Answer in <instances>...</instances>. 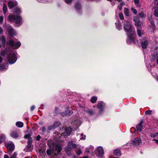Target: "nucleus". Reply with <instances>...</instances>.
<instances>
[{
    "label": "nucleus",
    "mask_w": 158,
    "mask_h": 158,
    "mask_svg": "<svg viewBox=\"0 0 158 158\" xmlns=\"http://www.w3.org/2000/svg\"><path fill=\"white\" fill-rule=\"evenodd\" d=\"M124 30L126 32L128 38L127 40V43L128 44L131 43H135V36L134 34V31L132 27L131 22L129 21H127L124 24Z\"/></svg>",
    "instance_id": "nucleus-1"
},
{
    "label": "nucleus",
    "mask_w": 158,
    "mask_h": 158,
    "mask_svg": "<svg viewBox=\"0 0 158 158\" xmlns=\"http://www.w3.org/2000/svg\"><path fill=\"white\" fill-rule=\"evenodd\" d=\"M61 150V147L59 144H56L53 146L52 150L48 149L47 150V153L48 155L53 156V158H58L60 156V153Z\"/></svg>",
    "instance_id": "nucleus-2"
},
{
    "label": "nucleus",
    "mask_w": 158,
    "mask_h": 158,
    "mask_svg": "<svg viewBox=\"0 0 158 158\" xmlns=\"http://www.w3.org/2000/svg\"><path fill=\"white\" fill-rule=\"evenodd\" d=\"M134 21L135 22V25L137 27V33L139 37L141 36L144 34V32L142 31L141 25L142 22L139 21V18L135 16L134 18Z\"/></svg>",
    "instance_id": "nucleus-3"
},
{
    "label": "nucleus",
    "mask_w": 158,
    "mask_h": 158,
    "mask_svg": "<svg viewBox=\"0 0 158 158\" xmlns=\"http://www.w3.org/2000/svg\"><path fill=\"white\" fill-rule=\"evenodd\" d=\"M14 13L17 14V15H9L8 16L9 20L11 22H14L17 24H19L20 22V18L19 16V10L18 9L15 10Z\"/></svg>",
    "instance_id": "nucleus-4"
},
{
    "label": "nucleus",
    "mask_w": 158,
    "mask_h": 158,
    "mask_svg": "<svg viewBox=\"0 0 158 158\" xmlns=\"http://www.w3.org/2000/svg\"><path fill=\"white\" fill-rule=\"evenodd\" d=\"M154 49L156 51L154 52L152 54L150 58V61L152 62L156 61L157 64H158V47H155Z\"/></svg>",
    "instance_id": "nucleus-5"
},
{
    "label": "nucleus",
    "mask_w": 158,
    "mask_h": 158,
    "mask_svg": "<svg viewBox=\"0 0 158 158\" xmlns=\"http://www.w3.org/2000/svg\"><path fill=\"white\" fill-rule=\"evenodd\" d=\"M81 123L80 117H77L76 118L72 120L71 124L73 128L76 129V128L79 126L81 124Z\"/></svg>",
    "instance_id": "nucleus-6"
},
{
    "label": "nucleus",
    "mask_w": 158,
    "mask_h": 158,
    "mask_svg": "<svg viewBox=\"0 0 158 158\" xmlns=\"http://www.w3.org/2000/svg\"><path fill=\"white\" fill-rule=\"evenodd\" d=\"M94 153L99 158H102L104 155V150L101 147H98L95 150Z\"/></svg>",
    "instance_id": "nucleus-7"
},
{
    "label": "nucleus",
    "mask_w": 158,
    "mask_h": 158,
    "mask_svg": "<svg viewBox=\"0 0 158 158\" xmlns=\"http://www.w3.org/2000/svg\"><path fill=\"white\" fill-rule=\"evenodd\" d=\"M7 60L10 64L15 63L16 60L15 55L13 53H10L7 57Z\"/></svg>",
    "instance_id": "nucleus-8"
},
{
    "label": "nucleus",
    "mask_w": 158,
    "mask_h": 158,
    "mask_svg": "<svg viewBox=\"0 0 158 158\" xmlns=\"http://www.w3.org/2000/svg\"><path fill=\"white\" fill-rule=\"evenodd\" d=\"M5 145L7 148L9 154H10L14 148V144L12 143H7Z\"/></svg>",
    "instance_id": "nucleus-9"
},
{
    "label": "nucleus",
    "mask_w": 158,
    "mask_h": 158,
    "mask_svg": "<svg viewBox=\"0 0 158 158\" xmlns=\"http://www.w3.org/2000/svg\"><path fill=\"white\" fill-rule=\"evenodd\" d=\"M105 106V104L102 102H99L97 105V107L100 110V113H101L103 111V109Z\"/></svg>",
    "instance_id": "nucleus-10"
},
{
    "label": "nucleus",
    "mask_w": 158,
    "mask_h": 158,
    "mask_svg": "<svg viewBox=\"0 0 158 158\" xmlns=\"http://www.w3.org/2000/svg\"><path fill=\"white\" fill-rule=\"evenodd\" d=\"M73 111L72 109H68L64 112L61 113V115L63 116H70L72 114Z\"/></svg>",
    "instance_id": "nucleus-11"
},
{
    "label": "nucleus",
    "mask_w": 158,
    "mask_h": 158,
    "mask_svg": "<svg viewBox=\"0 0 158 158\" xmlns=\"http://www.w3.org/2000/svg\"><path fill=\"white\" fill-rule=\"evenodd\" d=\"M148 41L146 39H143L141 41V46L143 48H146L148 46Z\"/></svg>",
    "instance_id": "nucleus-12"
},
{
    "label": "nucleus",
    "mask_w": 158,
    "mask_h": 158,
    "mask_svg": "<svg viewBox=\"0 0 158 158\" xmlns=\"http://www.w3.org/2000/svg\"><path fill=\"white\" fill-rule=\"evenodd\" d=\"M74 7L76 11L80 12L82 8L81 3L78 2H76L75 4Z\"/></svg>",
    "instance_id": "nucleus-13"
},
{
    "label": "nucleus",
    "mask_w": 158,
    "mask_h": 158,
    "mask_svg": "<svg viewBox=\"0 0 158 158\" xmlns=\"http://www.w3.org/2000/svg\"><path fill=\"white\" fill-rule=\"evenodd\" d=\"M17 4V2L15 1H10L8 2V5L9 9H11Z\"/></svg>",
    "instance_id": "nucleus-14"
},
{
    "label": "nucleus",
    "mask_w": 158,
    "mask_h": 158,
    "mask_svg": "<svg viewBox=\"0 0 158 158\" xmlns=\"http://www.w3.org/2000/svg\"><path fill=\"white\" fill-rule=\"evenodd\" d=\"M72 131V128L71 127L66 128L65 130V132L63 133L64 136H68L70 134Z\"/></svg>",
    "instance_id": "nucleus-15"
},
{
    "label": "nucleus",
    "mask_w": 158,
    "mask_h": 158,
    "mask_svg": "<svg viewBox=\"0 0 158 158\" xmlns=\"http://www.w3.org/2000/svg\"><path fill=\"white\" fill-rule=\"evenodd\" d=\"M68 146L74 149L76 148L77 147L78 145L73 143V141L71 140L68 142Z\"/></svg>",
    "instance_id": "nucleus-16"
},
{
    "label": "nucleus",
    "mask_w": 158,
    "mask_h": 158,
    "mask_svg": "<svg viewBox=\"0 0 158 158\" xmlns=\"http://www.w3.org/2000/svg\"><path fill=\"white\" fill-rule=\"evenodd\" d=\"M141 142V140L139 138H136L133 140V144L138 145Z\"/></svg>",
    "instance_id": "nucleus-17"
},
{
    "label": "nucleus",
    "mask_w": 158,
    "mask_h": 158,
    "mask_svg": "<svg viewBox=\"0 0 158 158\" xmlns=\"http://www.w3.org/2000/svg\"><path fill=\"white\" fill-rule=\"evenodd\" d=\"M85 113L89 115H93L95 114V111L94 110L92 109H88L85 110Z\"/></svg>",
    "instance_id": "nucleus-18"
},
{
    "label": "nucleus",
    "mask_w": 158,
    "mask_h": 158,
    "mask_svg": "<svg viewBox=\"0 0 158 158\" xmlns=\"http://www.w3.org/2000/svg\"><path fill=\"white\" fill-rule=\"evenodd\" d=\"M116 27L118 30H120L122 29V26L121 23L119 21H118L115 23Z\"/></svg>",
    "instance_id": "nucleus-19"
},
{
    "label": "nucleus",
    "mask_w": 158,
    "mask_h": 158,
    "mask_svg": "<svg viewBox=\"0 0 158 158\" xmlns=\"http://www.w3.org/2000/svg\"><path fill=\"white\" fill-rule=\"evenodd\" d=\"M143 123V121H141V122L139 123L136 126L137 131L138 132H140L142 128V123Z\"/></svg>",
    "instance_id": "nucleus-20"
},
{
    "label": "nucleus",
    "mask_w": 158,
    "mask_h": 158,
    "mask_svg": "<svg viewBox=\"0 0 158 158\" xmlns=\"http://www.w3.org/2000/svg\"><path fill=\"white\" fill-rule=\"evenodd\" d=\"M10 135L13 137L16 138L19 137V135L15 131H12L10 133Z\"/></svg>",
    "instance_id": "nucleus-21"
},
{
    "label": "nucleus",
    "mask_w": 158,
    "mask_h": 158,
    "mask_svg": "<svg viewBox=\"0 0 158 158\" xmlns=\"http://www.w3.org/2000/svg\"><path fill=\"white\" fill-rule=\"evenodd\" d=\"M32 142V139L31 138L29 139L27 141V147L28 148L30 149L32 148L31 143Z\"/></svg>",
    "instance_id": "nucleus-22"
},
{
    "label": "nucleus",
    "mask_w": 158,
    "mask_h": 158,
    "mask_svg": "<svg viewBox=\"0 0 158 158\" xmlns=\"http://www.w3.org/2000/svg\"><path fill=\"white\" fill-rule=\"evenodd\" d=\"M1 40L2 42V45L3 47H5L7 44V43L6 42V38L4 36H2L1 38Z\"/></svg>",
    "instance_id": "nucleus-23"
},
{
    "label": "nucleus",
    "mask_w": 158,
    "mask_h": 158,
    "mask_svg": "<svg viewBox=\"0 0 158 158\" xmlns=\"http://www.w3.org/2000/svg\"><path fill=\"white\" fill-rule=\"evenodd\" d=\"M72 150V148L68 146L65 148V152L69 156L71 155V152Z\"/></svg>",
    "instance_id": "nucleus-24"
},
{
    "label": "nucleus",
    "mask_w": 158,
    "mask_h": 158,
    "mask_svg": "<svg viewBox=\"0 0 158 158\" xmlns=\"http://www.w3.org/2000/svg\"><path fill=\"white\" fill-rule=\"evenodd\" d=\"M114 154L116 156H120L121 155L120 150L118 149L115 150L114 152Z\"/></svg>",
    "instance_id": "nucleus-25"
},
{
    "label": "nucleus",
    "mask_w": 158,
    "mask_h": 158,
    "mask_svg": "<svg viewBox=\"0 0 158 158\" xmlns=\"http://www.w3.org/2000/svg\"><path fill=\"white\" fill-rule=\"evenodd\" d=\"M148 19L150 23H151L153 28H155V25L154 23L152 18V16H151L150 17L148 18Z\"/></svg>",
    "instance_id": "nucleus-26"
},
{
    "label": "nucleus",
    "mask_w": 158,
    "mask_h": 158,
    "mask_svg": "<svg viewBox=\"0 0 158 158\" xmlns=\"http://www.w3.org/2000/svg\"><path fill=\"white\" fill-rule=\"evenodd\" d=\"M150 136L152 138H158V132H155L154 133H152L150 134Z\"/></svg>",
    "instance_id": "nucleus-27"
},
{
    "label": "nucleus",
    "mask_w": 158,
    "mask_h": 158,
    "mask_svg": "<svg viewBox=\"0 0 158 158\" xmlns=\"http://www.w3.org/2000/svg\"><path fill=\"white\" fill-rule=\"evenodd\" d=\"M97 99V98L96 96H93L90 99L91 102L93 103H95Z\"/></svg>",
    "instance_id": "nucleus-28"
},
{
    "label": "nucleus",
    "mask_w": 158,
    "mask_h": 158,
    "mask_svg": "<svg viewBox=\"0 0 158 158\" xmlns=\"http://www.w3.org/2000/svg\"><path fill=\"white\" fill-rule=\"evenodd\" d=\"M3 10L4 14H5L7 10V7L6 5L3 4Z\"/></svg>",
    "instance_id": "nucleus-29"
},
{
    "label": "nucleus",
    "mask_w": 158,
    "mask_h": 158,
    "mask_svg": "<svg viewBox=\"0 0 158 158\" xmlns=\"http://www.w3.org/2000/svg\"><path fill=\"white\" fill-rule=\"evenodd\" d=\"M7 50V48H5L4 50L1 52V55L2 56H4Z\"/></svg>",
    "instance_id": "nucleus-30"
},
{
    "label": "nucleus",
    "mask_w": 158,
    "mask_h": 158,
    "mask_svg": "<svg viewBox=\"0 0 158 158\" xmlns=\"http://www.w3.org/2000/svg\"><path fill=\"white\" fill-rule=\"evenodd\" d=\"M37 0L40 2L43 3H46V2H50L51 1V0H49V1H48V0L47 1V0Z\"/></svg>",
    "instance_id": "nucleus-31"
},
{
    "label": "nucleus",
    "mask_w": 158,
    "mask_h": 158,
    "mask_svg": "<svg viewBox=\"0 0 158 158\" xmlns=\"http://www.w3.org/2000/svg\"><path fill=\"white\" fill-rule=\"evenodd\" d=\"M60 124V123L59 122L56 121L54 123V125H53L54 126L55 128H56Z\"/></svg>",
    "instance_id": "nucleus-32"
},
{
    "label": "nucleus",
    "mask_w": 158,
    "mask_h": 158,
    "mask_svg": "<svg viewBox=\"0 0 158 158\" xmlns=\"http://www.w3.org/2000/svg\"><path fill=\"white\" fill-rule=\"evenodd\" d=\"M5 139V137L4 135H2L0 137V143H1L2 142L4 141Z\"/></svg>",
    "instance_id": "nucleus-33"
},
{
    "label": "nucleus",
    "mask_w": 158,
    "mask_h": 158,
    "mask_svg": "<svg viewBox=\"0 0 158 158\" xmlns=\"http://www.w3.org/2000/svg\"><path fill=\"white\" fill-rule=\"evenodd\" d=\"M124 11L125 15L127 16H128L129 15L128 9L127 8H125L124 9Z\"/></svg>",
    "instance_id": "nucleus-34"
},
{
    "label": "nucleus",
    "mask_w": 158,
    "mask_h": 158,
    "mask_svg": "<svg viewBox=\"0 0 158 158\" xmlns=\"http://www.w3.org/2000/svg\"><path fill=\"white\" fill-rule=\"evenodd\" d=\"M86 136L85 135H83V134L82 133L80 137V139L81 140H85V139Z\"/></svg>",
    "instance_id": "nucleus-35"
},
{
    "label": "nucleus",
    "mask_w": 158,
    "mask_h": 158,
    "mask_svg": "<svg viewBox=\"0 0 158 158\" xmlns=\"http://www.w3.org/2000/svg\"><path fill=\"white\" fill-rule=\"evenodd\" d=\"M139 16L141 18L145 17V15L143 12H141L139 14Z\"/></svg>",
    "instance_id": "nucleus-36"
},
{
    "label": "nucleus",
    "mask_w": 158,
    "mask_h": 158,
    "mask_svg": "<svg viewBox=\"0 0 158 158\" xmlns=\"http://www.w3.org/2000/svg\"><path fill=\"white\" fill-rule=\"evenodd\" d=\"M134 2L135 5L136 6H140L139 5V0H134Z\"/></svg>",
    "instance_id": "nucleus-37"
},
{
    "label": "nucleus",
    "mask_w": 158,
    "mask_h": 158,
    "mask_svg": "<svg viewBox=\"0 0 158 158\" xmlns=\"http://www.w3.org/2000/svg\"><path fill=\"white\" fill-rule=\"evenodd\" d=\"M154 15L156 17H158V10L155 9L154 11Z\"/></svg>",
    "instance_id": "nucleus-38"
},
{
    "label": "nucleus",
    "mask_w": 158,
    "mask_h": 158,
    "mask_svg": "<svg viewBox=\"0 0 158 158\" xmlns=\"http://www.w3.org/2000/svg\"><path fill=\"white\" fill-rule=\"evenodd\" d=\"M152 75L154 76V77L156 79H158V74H156L155 73H151Z\"/></svg>",
    "instance_id": "nucleus-39"
},
{
    "label": "nucleus",
    "mask_w": 158,
    "mask_h": 158,
    "mask_svg": "<svg viewBox=\"0 0 158 158\" xmlns=\"http://www.w3.org/2000/svg\"><path fill=\"white\" fill-rule=\"evenodd\" d=\"M17 155V153L16 152H14L13 155L10 157V158H16V157Z\"/></svg>",
    "instance_id": "nucleus-40"
},
{
    "label": "nucleus",
    "mask_w": 158,
    "mask_h": 158,
    "mask_svg": "<svg viewBox=\"0 0 158 158\" xmlns=\"http://www.w3.org/2000/svg\"><path fill=\"white\" fill-rule=\"evenodd\" d=\"M131 10L132 12L135 15L137 14L136 10L133 8H131Z\"/></svg>",
    "instance_id": "nucleus-41"
},
{
    "label": "nucleus",
    "mask_w": 158,
    "mask_h": 158,
    "mask_svg": "<svg viewBox=\"0 0 158 158\" xmlns=\"http://www.w3.org/2000/svg\"><path fill=\"white\" fill-rule=\"evenodd\" d=\"M54 128H55L53 125L50 126L48 127V130H51Z\"/></svg>",
    "instance_id": "nucleus-42"
},
{
    "label": "nucleus",
    "mask_w": 158,
    "mask_h": 158,
    "mask_svg": "<svg viewBox=\"0 0 158 158\" xmlns=\"http://www.w3.org/2000/svg\"><path fill=\"white\" fill-rule=\"evenodd\" d=\"M65 2L67 4H69L73 1V0H64Z\"/></svg>",
    "instance_id": "nucleus-43"
},
{
    "label": "nucleus",
    "mask_w": 158,
    "mask_h": 158,
    "mask_svg": "<svg viewBox=\"0 0 158 158\" xmlns=\"http://www.w3.org/2000/svg\"><path fill=\"white\" fill-rule=\"evenodd\" d=\"M151 113L152 111L151 110H147L145 112V114H151Z\"/></svg>",
    "instance_id": "nucleus-44"
},
{
    "label": "nucleus",
    "mask_w": 158,
    "mask_h": 158,
    "mask_svg": "<svg viewBox=\"0 0 158 158\" xmlns=\"http://www.w3.org/2000/svg\"><path fill=\"white\" fill-rule=\"evenodd\" d=\"M119 18L122 20L124 18L123 15L122 13H119Z\"/></svg>",
    "instance_id": "nucleus-45"
},
{
    "label": "nucleus",
    "mask_w": 158,
    "mask_h": 158,
    "mask_svg": "<svg viewBox=\"0 0 158 158\" xmlns=\"http://www.w3.org/2000/svg\"><path fill=\"white\" fill-rule=\"evenodd\" d=\"M14 41L12 40H10L9 41V44L11 46H13L14 45Z\"/></svg>",
    "instance_id": "nucleus-46"
},
{
    "label": "nucleus",
    "mask_w": 158,
    "mask_h": 158,
    "mask_svg": "<svg viewBox=\"0 0 158 158\" xmlns=\"http://www.w3.org/2000/svg\"><path fill=\"white\" fill-rule=\"evenodd\" d=\"M5 67L3 64H0V70H2L5 69Z\"/></svg>",
    "instance_id": "nucleus-47"
},
{
    "label": "nucleus",
    "mask_w": 158,
    "mask_h": 158,
    "mask_svg": "<svg viewBox=\"0 0 158 158\" xmlns=\"http://www.w3.org/2000/svg\"><path fill=\"white\" fill-rule=\"evenodd\" d=\"M24 137L25 138L28 139H29L31 138H30V135L29 134H27V135H24Z\"/></svg>",
    "instance_id": "nucleus-48"
},
{
    "label": "nucleus",
    "mask_w": 158,
    "mask_h": 158,
    "mask_svg": "<svg viewBox=\"0 0 158 158\" xmlns=\"http://www.w3.org/2000/svg\"><path fill=\"white\" fill-rule=\"evenodd\" d=\"M41 131L43 132H44L46 131V129L45 127H43L41 128Z\"/></svg>",
    "instance_id": "nucleus-49"
},
{
    "label": "nucleus",
    "mask_w": 158,
    "mask_h": 158,
    "mask_svg": "<svg viewBox=\"0 0 158 158\" xmlns=\"http://www.w3.org/2000/svg\"><path fill=\"white\" fill-rule=\"evenodd\" d=\"M3 17L2 16H0V23H2L3 21Z\"/></svg>",
    "instance_id": "nucleus-50"
},
{
    "label": "nucleus",
    "mask_w": 158,
    "mask_h": 158,
    "mask_svg": "<svg viewBox=\"0 0 158 158\" xmlns=\"http://www.w3.org/2000/svg\"><path fill=\"white\" fill-rule=\"evenodd\" d=\"M41 138V136L40 135H38L36 137V140L37 141H39Z\"/></svg>",
    "instance_id": "nucleus-51"
},
{
    "label": "nucleus",
    "mask_w": 158,
    "mask_h": 158,
    "mask_svg": "<svg viewBox=\"0 0 158 158\" xmlns=\"http://www.w3.org/2000/svg\"><path fill=\"white\" fill-rule=\"evenodd\" d=\"M81 153V151L80 149H79L78 150L77 152V155H80Z\"/></svg>",
    "instance_id": "nucleus-52"
},
{
    "label": "nucleus",
    "mask_w": 158,
    "mask_h": 158,
    "mask_svg": "<svg viewBox=\"0 0 158 158\" xmlns=\"http://www.w3.org/2000/svg\"><path fill=\"white\" fill-rule=\"evenodd\" d=\"M35 108V106L34 105L32 106L31 107V111L33 110Z\"/></svg>",
    "instance_id": "nucleus-53"
},
{
    "label": "nucleus",
    "mask_w": 158,
    "mask_h": 158,
    "mask_svg": "<svg viewBox=\"0 0 158 158\" xmlns=\"http://www.w3.org/2000/svg\"><path fill=\"white\" fill-rule=\"evenodd\" d=\"M16 125L18 127H20V122H17L16 123Z\"/></svg>",
    "instance_id": "nucleus-54"
},
{
    "label": "nucleus",
    "mask_w": 158,
    "mask_h": 158,
    "mask_svg": "<svg viewBox=\"0 0 158 158\" xmlns=\"http://www.w3.org/2000/svg\"><path fill=\"white\" fill-rule=\"evenodd\" d=\"M155 41L156 43H158V37H156L155 39Z\"/></svg>",
    "instance_id": "nucleus-55"
},
{
    "label": "nucleus",
    "mask_w": 158,
    "mask_h": 158,
    "mask_svg": "<svg viewBox=\"0 0 158 158\" xmlns=\"http://www.w3.org/2000/svg\"><path fill=\"white\" fill-rule=\"evenodd\" d=\"M122 6H121V5H120V4H119V5L118 6V8L120 10H122Z\"/></svg>",
    "instance_id": "nucleus-56"
},
{
    "label": "nucleus",
    "mask_w": 158,
    "mask_h": 158,
    "mask_svg": "<svg viewBox=\"0 0 158 158\" xmlns=\"http://www.w3.org/2000/svg\"><path fill=\"white\" fill-rule=\"evenodd\" d=\"M3 31L2 29L0 27V34H2L3 33Z\"/></svg>",
    "instance_id": "nucleus-57"
},
{
    "label": "nucleus",
    "mask_w": 158,
    "mask_h": 158,
    "mask_svg": "<svg viewBox=\"0 0 158 158\" xmlns=\"http://www.w3.org/2000/svg\"><path fill=\"white\" fill-rule=\"evenodd\" d=\"M153 141H155L156 143L158 144V139H154L153 140Z\"/></svg>",
    "instance_id": "nucleus-58"
},
{
    "label": "nucleus",
    "mask_w": 158,
    "mask_h": 158,
    "mask_svg": "<svg viewBox=\"0 0 158 158\" xmlns=\"http://www.w3.org/2000/svg\"><path fill=\"white\" fill-rule=\"evenodd\" d=\"M120 4V5H121V6L123 7V6L125 5V3L123 2H121Z\"/></svg>",
    "instance_id": "nucleus-59"
},
{
    "label": "nucleus",
    "mask_w": 158,
    "mask_h": 158,
    "mask_svg": "<svg viewBox=\"0 0 158 158\" xmlns=\"http://www.w3.org/2000/svg\"><path fill=\"white\" fill-rule=\"evenodd\" d=\"M23 122H20V128L23 127Z\"/></svg>",
    "instance_id": "nucleus-60"
},
{
    "label": "nucleus",
    "mask_w": 158,
    "mask_h": 158,
    "mask_svg": "<svg viewBox=\"0 0 158 158\" xmlns=\"http://www.w3.org/2000/svg\"><path fill=\"white\" fill-rule=\"evenodd\" d=\"M3 60V58L2 57H1L0 55V63Z\"/></svg>",
    "instance_id": "nucleus-61"
},
{
    "label": "nucleus",
    "mask_w": 158,
    "mask_h": 158,
    "mask_svg": "<svg viewBox=\"0 0 158 158\" xmlns=\"http://www.w3.org/2000/svg\"><path fill=\"white\" fill-rule=\"evenodd\" d=\"M9 156L7 155H5L4 156V158H8Z\"/></svg>",
    "instance_id": "nucleus-62"
},
{
    "label": "nucleus",
    "mask_w": 158,
    "mask_h": 158,
    "mask_svg": "<svg viewBox=\"0 0 158 158\" xmlns=\"http://www.w3.org/2000/svg\"><path fill=\"white\" fill-rule=\"evenodd\" d=\"M111 2V4H112V5H114L115 4V2H114V1H112V2Z\"/></svg>",
    "instance_id": "nucleus-63"
},
{
    "label": "nucleus",
    "mask_w": 158,
    "mask_h": 158,
    "mask_svg": "<svg viewBox=\"0 0 158 158\" xmlns=\"http://www.w3.org/2000/svg\"><path fill=\"white\" fill-rule=\"evenodd\" d=\"M9 35H13V33H11V32L10 33V32H9Z\"/></svg>",
    "instance_id": "nucleus-64"
}]
</instances>
